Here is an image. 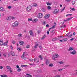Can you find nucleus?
Returning a JSON list of instances; mask_svg holds the SVG:
<instances>
[{
    "label": "nucleus",
    "mask_w": 77,
    "mask_h": 77,
    "mask_svg": "<svg viewBox=\"0 0 77 77\" xmlns=\"http://www.w3.org/2000/svg\"><path fill=\"white\" fill-rule=\"evenodd\" d=\"M32 6L36 7V6H38V5L34 3L32 5Z\"/></svg>",
    "instance_id": "23"
},
{
    "label": "nucleus",
    "mask_w": 77,
    "mask_h": 77,
    "mask_svg": "<svg viewBox=\"0 0 77 77\" xmlns=\"http://www.w3.org/2000/svg\"><path fill=\"white\" fill-rule=\"evenodd\" d=\"M28 21H32V18H29L28 19Z\"/></svg>",
    "instance_id": "41"
},
{
    "label": "nucleus",
    "mask_w": 77,
    "mask_h": 77,
    "mask_svg": "<svg viewBox=\"0 0 77 77\" xmlns=\"http://www.w3.org/2000/svg\"><path fill=\"white\" fill-rule=\"evenodd\" d=\"M29 33H30V35H32V36H33V32H32V30H30L29 31Z\"/></svg>",
    "instance_id": "19"
},
{
    "label": "nucleus",
    "mask_w": 77,
    "mask_h": 77,
    "mask_svg": "<svg viewBox=\"0 0 77 77\" xmlns=\"http://www.w3.org/2000/svg\"><path fill=\"white\" fill-rule=\"evenodd\" d=\"M43 16V14L41 13H39L38 14V18H42Z\"/></svg>",
    "instance_id": "2"
},
{
    "label": "nucleus",
    "mask_w": 77,
    "mask_h": 77,
    "mask_svg": "<svg viewBox=\"0 0 77 77\" xmlns=\"http://www.w3.org/2000/svg\"><path fill=\"white\" fill-rule=\"evenodd\" d=\"M72 36V35H68V37L69 38H70V37H71Z\"/></svg>",
    "instance_id": "54"
},
{
    "label": "nucleus",
    "mask_w": 77,
    "mask_h": 77,
    "mask_svg": "<svg viewBox=\"0 0 77 77\" xmlns=\"http://www.w3.org/2000/svg\"><path fill=\"white\" fill-rule=\"evenodd\" d=\"M26 75H27V76L25 75L23 77H32V76L30 74H26Z\"/></svg>",
    "instance_id": "9"
},
{
    "label": "nucleus",
    "mask_w": 77,
    "mask_h": 77,
    "mask_svg": "<svg viewBox=\"0 0 77 77\" xmlns=\"http://www.w3.org/2000/svg\"><path fill=\"white\" fill-rule=\"evenodd\" d=\"M67 38H64L63 39V42H65V41H67Z\"/></svg>",
    "instance_id": "25"
},
{
    "label": "nucleus",
    "mask_w": 77,
    "mask_h": 77,
    "mask_svg": "<svg viewBox=\"0 0 77 77\" xmlns=\"http://www.w3.org/2000/svg\"><path fill=\"white\" fill-rule=\"evenodd\" d=\"M37 72H42V70H40L38 72V71H37Z\"/></svg>",
    "instance_id": "56"
},
{
    "label": "nucleus",
    "mask_w": 77,
    "mask_h": 77,
    "mask_svg": "<svg viewBox=\"0 0 77 77\" xmlns=\"http://www.w3.org/2000/svg\"><path fill=\"white\" fill-rule=\"evenodd\" d=\"M0 69H3V66H0Z\"/></svg>",
    "instance_id": "53"
},
{
    "label": "nucleus",
    "mask_w": 77,
    "mask_h": 77,
    "mask_svg": "<svg viewBox=\"0 0 77 77\" xmlns=\"http://www.w3.org/2000/svg\"><path fill=\"white\" fill-rule=\"evenodd\" d=\"M47 24V22L45 21H44L43 22V24L44 25H45V24Z\"/></svg>",
    "instance_id": "45"
},
{
    "label": "nucleus",
    "mask_w": 77,
    "mask_h": 77,
    "mask_svg": "<svg viewBox=\"0 0 77 77\" xmlns=\"http://www.w3.org/2000/svg\"><path fill=\"white\" fill-rule=\"evenodd\" d=\"M12 27H16L14 23L12 24Z\"/></svg>",
    "instance_id": "32"
},
{
    "label": "nucleus",
    "mask_w": 77,
    "mask_h": 77,
    "mask_svg": "<svg viewBox=\"0 0 77 77\" xmlns=\"http://www.w3.org/2000/svg\"><path fill=\"white\" fill-rule=\"evenodd\" d=\"M39 47L40 48V50H42V46L40 45Z\"/></svg>",
    "instance_id": "40"
},
{
    "label": "nucleus",
    "mask_w": 77,
    "mask_h": 77,
    "mask_svg": "<svg viewBox=\"0 0 77 77\" xmlns=\"http://www.w3.org/2000/svg\"><path fill=\"white\" fill-rule=\"evenodd\" d=\"M50 15L49 14H46L44 17V18H45V19H47V18H48L50 17Z\"/></svg>",
    "instance_id": "3"
},
{
    "label": "nucleus",
    "mask_w": 77,
    "mask_h": 77,
    "mask_svg": "<svg viewBox=\"0 0 77 77\" xmlns=\"http://www.w3.org/2000/svg\"><path fill=\"white\" fill-rule=\"evenodd\" d=\"M42 12H45L46 11V10L44 8H42Z\"/></svg>",
    "instance_id": "34"
},
{
    "label": "nucleus",
    "mask_w": 77,
    "mask_h": 77,
    "mask_svg": "<svg viewBox=\"0 0 77 77\" xmlns=\"http://www.w3.org/2000/svg\"><path fill=\"white\" fill-rule=\"evenodd\" d=\"M14 23L15 24V26H16V27H17L18 26V24H19V23L17 22H15Z\"/></svg>",
    "instance_id": "11"
},
{
    "label": "nucleus",
    "mask_w": 77,
    "mask_h": 77,
    "mask_svg": "<svg viewBox=\"0 0 77 77\" xmlns=\"http://www.w3.org/2000/svg\"><path fill=\"white\" fill-rule=\"evenodd\" d=\"M58 71L59 72H61V71H62V70H63V69H58Z\"/></svg>",
    "instance_id": "29"
},
{
    "label": "nucleus",
    "mask_w": 77,
    "mask_h": 77,
    "mask_svg": "<svg viewBox=\"0 0 77 77\" xmlns=\"http://www.w3.org/2000/svg\"><path fill=\"white\" fill-rule=\"evenodd\" d=\"M25 52L23 53V54L22 55V56L21 57V58L22 59H24V60H26V58L24 56V54H25Z\"/></svg>",
    "instance_id": "6"
},
{
    "label": "nucleus",
    "mask_w": 77,
    "mask_h": 77,
    "mask_svg": "<svg viewBox=\"0 0 77 77\" xmlns=\"http://www.w3.org/2000/svg\"><path fill=\"white\" fill-rule=\"evenodd\" d=\"M75 1H72V5H74V4H75Z\"/></svg>",
    "instance_id": "39"
},
{
    "label": "nucleus",
    "mask_w": 77,
    "mask_h": 77,
    "mask_svg": "<svg viewBox=\"0 0 77 77\" xmlns=\"http://www.w3.org/2000/svg\"><path fill=\"white\" fill-rule=\"evenodd\" d=\"M38 45H39V44H36L35 45L34 47V48H36L38 46Z\"/></svg>",
    "instance_id": "38"
},
{
    "label": "nucleus",
    "mask_w": 77,
    "mask_h": 77,
    "mask_svg": "<svg viewBox=\"0 0 77 77\" xmlns=\"http://www.w3.org/2000/svg\"><path fill=\"white\" fill-rule=\"evenodd\" d=\"M3 42L2 40H0V45H3Z\"/></svg>",
    "instance_id": "13"
},
{
    "label": "nucleus",
    "mask_w": 77,
    "mask_h": 77,
    "mask_svg": "<svg viewBox=\"0 0 77 77\" xmlns=\"http://www.w3.org/2000/svg\"><path fill=\"white\" fill-rule=\"evenodd\" d=\"M65 9V7H64L63 9L61 10V12H63L64 11V9Z\"/></svg>",
    "instance_id": "44"
},
{
    "label": "nucleus",
    "mask_w": 77,
    "mask_h": 77,
    "mask_svg": "<svg viewBox=\"0 0 77 77\" xmlns=\"http://www.w3.org/2000/svg\"><path fill=\"white\" fill-rule=\"evenodd\" d=\"M1 77H5V75H1Z\"/></svg>",
    "instance_id": "63"
},
{
    "label": "nucleus",
    "mask_w": 77,
    "mask_h": 77,
    "mask_svg": "<svg viewBox=\"0 0 77 77\" xmlns=\"http://www.w3.org/2000/svg\"><path fill=\"white\" fill-rule=\"evenodd\" d=\"M17 71H18V72H20L21 71V69L18 68L17 69Z\"/></svg>",
    "instance_id": "24"
},
{
    "label": "nucleus",
    "mask_w": 77,
    "mask_h": 77,
    "mask_svg": "<svg viewBox=\"0 0 77 77\" xmlns=\"http://www.w3.org/2000/svg\"><path fill=\"white\" fill-rule=\"evenodd\" d=\"M26 66H27V65H21V67H26Z\"/></svg>",
    "instance_id": "22"
},
{
    "label": "nucleus",
    "mask_w": 77,
    "mask_h": 77,
    "mask_svg": "<svg viewBox=\"0 0 77 77\" xmlns=\"http://www.w3.org/2000/svg\"><path fill=\"white\" fill-rule=\"evenodd\" d=\"M30 47V46L29 45H28L26 46V48H29Z\"/></svg>",
    "instance_id": "58"
},
{
    "label": "nucleus",
    "mask_w": 77,
    "mask_h": 77,
    "mask_svg": "<svg viewBox=\"0 0 77 77\" xmlns=\"http://www.w3.org/2000/svg\"><path fill=\"white\" fill-rule=\"evenodd\" d=\"M72 18H73L72 17H71L69 18H67V20L68 21H69V20H71V19H72Z\"/></svg>",
    "instance_id": "28"
},
{
    "label": "nucleus",
    "mask_w": 77,
    "mask_h": 77,
    "mask_svg": "<svg viewBox=\"0 0 77 77\" xmlns=\"http://www.w3.org/2000/svg\"><path fill=\"white\" fill-rule=\"evenodd\" d=\"M70 9H71V10L73 11H75V9L74 8H72L71 7H70Z\"/></svg>",
    "instance_id": "31"
},
{
    "label": "nucleus",
    "mask_w": 77,
    "mask_h": 77,
    "mask_svg": "<svg viewBox=\"0 0 77 77\" xmlns=\"http://www.w3.org/2000/svg\"><path fill=\"white\" fill-rule=\"evenodd\" d=\"M69 34H70V32H69V33H68L66 35V36H68L69 35Z\"/></svg>",
    "instance_id": "52"
},
{
    "label": "nucleus",
    "mask_w": 77,
    "mask_h": 77,
    "mask_svg": "<svg viewBox=\"0 0 77 77\" xmlns=\"http://www.w3.org/2000/svg\"><path fill=\"white\" fill-rule=\"evenodd\" d=\"M70 54L73 55H74L75 54H76V51L75 50H74L70 53Z\"/></svg>",
    "instance_id": "8"
},
{
    "label": "nucleus",
    "mask_w": 77,
    "mask_h": 77,
    "mask_svg": "<svg viewBox=\"0 0 77 77\" xmlns=\"http://www.w3.org/2000/svg\"><path fill=\"white\" fill-rule=\"evenodd\" d=\"M16 67H17V68H19V66H18V65H17V66H16Z\"/></svg>",
    "instance_id": "62"
},
{
    "label": "nucleus",
    "mask_w": 77,
    "mask_h": 77,
    "mask_svg": "<svg viewBox=\"0 0 77 77\" xmlns=\"http://www.w3.org/2000/svg\"><path fill=\"white\" fill-rule=\"evenodd\" d=\"M11 55L12 56H15V53L14 52H13L11 54Z\"/></svg>",
    "instance_id": "42"
},
{
    "label": "nucleus",
    "mask_w": 77,
    "mask_h": 77,
    "mask_svg": "<svg viewBox=\"0 0 77 77\" xmlns=\"http://www.w3.org/2000/svg\"><path fill=\"white\" fill-rule=\"evenodd\" d=\"M71 0H66V1L67 2H69Z\"/></svg>",
    "instance_id": "50"
},
{
    "label": "nucleus",
    "mask_w": 77,
    "mask_h": 77,
    "mask_svg": "<svg viewBox=\"0 0 77 77\" xmlns=\"http://www.w3.org/2000/svg\"><path fill=\"white\" fill-rule=\"evenodd\" d=\"M12 8V6H9L8 7V9H11V8Z\"/></svg>",
    "instance_id": "51"
},
{
    "label": "nucleus",
    "mask_w": 77,
    "mask_h": 77,
    "mask_svg": "<svg viewBox=\"0 0 77 77\" xmlns=\"http://www.w3.org/2000/svg\"><path fill=\"white\" fill-rule=\"evenodd\" d=\"M20 45H23L24 44V42L23 41H20L19 42Z\"/></svg>",
    "instance_id": "17"
},
{
    "label": "nucleus",
    "mask_w": 77,
    "mask_h": 77,
    "mask_svg": "<svg viewBox=\"0 0 77 77\" xmlns=\"http://www.w3.org/2000/svg\"><path fill=\"white\" fill-rule=\"evenodd\" d=\"M7 69L8 70V71H9V70H11V67L9 66H7L6 67Z\"/></svg>",
    "instance_id": "14"
},
{
    "label": "nucleus",
    "mask_w": 77,
    "mask_h": 77,
    "mask_svg": "<svg viewBox=\"0 0 77 77\" xmlns=\"http://www.w3.org/2000/svg\"><path fill=\"white\" fill-rule=\"evenodd\" d=\"M49 63H50V62L48 61V60H46V65H48V64H49Z\"/></svg>",
    "instance_id": "18"
},
{
    "label": "nucleus",
    "mask_w": 77,
    "mask_h": 77,
    "mask_svg": "<svg viewBox=\"0 0 77 77\" xmlns=\"http://www.w3.org/2000/svg\"><path fill=\"white\" fill-rule=\"evenodd\" d=\"M38 19H35L32 20V23H35L38 22Z\"/></svg>",
    "instance_id": "7"
},
{
    "label": "nucleus",
    "mask_w": 77,
    "mask_h": 77,
    "mask_svg": "<svg viewBox=\"0 0 77 77\" xmlns=\"http://www.w3.org/2000/svg\"><path fill=\"white\" fill-rule=\"evenodd\" d=\"M66 26L65 25H64V26H61V27H65Z\"/></svg>",
    "instance_id": "57"
},
{
    "label": "nucleus",
    "mask_w": 77,
    "mask_h": 77,
    "mask_svg": "<svg viewBox=\"0 0 77 77\" xmlns=\"http://www.w3.org/2000/svg\"><path fill=\"white\" fill-rule=\"evenodd\" d=\"M47 8L48 10H50V9H51V8L50 6H48L47 7Z\"/></svg>",
    "instance_id": "33"
},
{
    "label": "nucleus",
    "mask_w": 77,
    "mask_h": 77,
    "mask_svg": "<svg viewBox=\"0 0 77 77\" xmlns=\"http://www.w3.org/2000/svg\"><path fill=\"white\" fill-rule=\"evenodd\" d=\"M10 48L12 50H13V47H12V45L10 46Z\"/></svg>",
    "instance_id": "47"
},
{
    "label": "nucleus",
    "mask_w": 77,
    "mask_h": 77,
    "mask_svg": "<svg viewBox=\"0 0 77 77\" xmlns=\"http://www.w3.org/2000/svg\"><path fill=\"white\" fill-rule=\"evenodd\" d=\"M3 9H4V8H3L2 7H0V11H5V10H4Z\"/></svg>",
    "instance_id": "15"
},
{
    "label": "nucleus",
    "mask_w": 77,
    "mask_h": 77,
    "mask_svg": "<svg viewBox=\"0 0 77 77\" xmlns=\"http://www.w3.org/2000/svg\"><path fill=\"white\" fill-rule=\"evenodd\" d=\"M55 39H56V40H59L60 38L59 37H57L55 38Z\"/></svg>",
    "instance_id": "27"
},
{
    "label": "nucleus",
    "mask_w": 77,
    "mask_h": 77,
    "mask_svg": "<svg viewBox=\"0 0 77 77\" xmlns=\"http://www.w3.org/2000/svg\"><path fill=\"white\" fill-rule=\"evenodd\" d=\"M18 36L20 38H21V37H23V34L21 33H20L18 35Z\"/></svg>",
    "instance_id": "20"
},
{
    "label": "nucleus",
    "mask_w": 77,
    "mask_h": 77,
    "mask_svg": "<svg viewBox=\"0 0 77 77\" xmlns=\"http://www.w3.org/2000/svg\"><path fill=\"white\" fill-rule=\"evenodd\" d=\"M8 41H6V42H5L4 43H3V45L4 46L7 45H8Z\"/></svg>",
    "instance_id": "12"
},
{
    "label": "nucleus",
    "mask_w": 77,
    "mask_h": 77,
    "mask_svg": "<svg viewBox=\"0 0 77 77\" xmlns=\"http://www.w3.org/2000/svg\"><path fill=\"white\" fill-rule=\"evenodd\" d=\"M56 26V25H54L53 26H52L51 27V28L49 29V31H50V29H51L53 28H54V27H55Z\"/></svg>",
    "instance_id": "26"
},
{
    "label": "nucleus",
    "mask_w": 77,
    "mask_h": 77,
    "mask_svg": "<svg viewBox=\"0 0 77 77\" xmlns=\"http://www.w3.org/2000/svg\"><path fill=\"white\" fill-rule=\"evenodd\" d=\"M40 33H41V30H38L37 32V33L38 34H40Z\"/></svg>",
    "instance_id": "35"
},
{
    "label": "nucleus",
    "mask_w": 77,
    "mask_h": 77,
    "mask_svg": "<svg viewBox=\"0 0 77 77\" xmlns=\"http://www.w3.org/2000/svg\"><path fill=\"white\" fill-rule=\"evenodd\" d=\"M9 72H10V73H11V74H12V70H10Z\"/></svg>",
    "instance_id": "48"
},
{
    "label": "nucleus",
    "mask_w": 77,
    "mask_h": 77,
    "mask_svg": "<svg viewBox=\"0 0 77 77\" xmlns=\"http://www.w3.org/2000/svg\"><path fill=\"white\" fill-rule=\"evenodd\" d=\"M46 4L48 6H50L51 4L48 2L46 3Z\"/></svg>",
    "instance_id": "30"
},
{
    "label": "nucleus",
    "mask_w": 77,
    "mask_h": 77,
    "mask_svg": "<svg viewBox=\"0 0 77 77\" xmlns=\"http://www.w3.org/2000/svg\"><path fill=\"white\" fill-rule=\"evenodd\" d=\"M54 77H60V76L59 75H58L55 76Z\"/></svg>",
    "instance_id": "64"
},
{
    "label": "nucleus",
    "mask_w": 77,
    "mask_h": 77,
    "mask_svg": "<svg viewBox=\"0 0 77 77\" xmlns=\"http://www.w3.org/2000/svg\"><path fill=\"white\" fill-rule=\"evenodd\" d=\"M11 18L12 20H14L15 19V17H12Z\"/></svg>",
    "instance_id": "60"
},
{
    "label": "nucleus",
    "mask_w": 77,
    "mask_h": 77,
    "mask_svg": "<svg viewBox=\"0 0 77 77\" xmlns=\"http://www.w3.org/2000/svg\"><path fill=\"white\" fill-rule=\"evenodd\" d=\"M32 9V6H29L26 8V11L28 12H30V11Z\"/></svg>",
    "instance_id": "1"
},
{
    "label": "nucleus",
    "mask_w": 77,
    "mask_h": 77,
    "mask_svg": "<svg viewBox=\"0 0 77 77\" xmlns=\"http://www.w3.org/2000/svg\"><path fill=\"white\" fill-rule=\"evenodd\" d=\"M9 18H10V17H8L7 18L6 20H10V19Z\"/></svg>",
    "instance_id": "46"
},
{
    "label": "nucleus",
    "mask_w": 77,
    "mask_h": 77,
    "mask_svg": "<svg viewBox=\"0 0 77 77\" xmlns=\"http://www.w3.org/2000/svg\"><path fill=\"white\" fill-rule=\"evenodd\" d=\"M59 57V55L57 54H55V57H52V58L54 60H56V59L55 58H57V57Z\"/></svg>",
    "instance_id": "5"
},
{
    "label": "nucleus",
    "mask_w": 77,
    "mask_h": 77,
    "mask_svg": "<svg viewBox=\"0 0 77 77\" xmlns=\"http://www.w3.org/2000/svg\"><path fill=\"white\" fill-rule=\"evenodd\" d=\"M45 38V35H44L43 37L42 38H41V39H44V38Z\"/></svg>",
    "instance_id": "43"
},
{
    "label": "nucleus",
    "mask_w": 77,
    "mask_h": 77,
    "mask_svg": "<svg viewBox=\"0 0 77 77\" xmlns=\"http://www.w3.org/2000/svg\"><path fill=\"white\" fill-rule=\"evenodd\" d=\"M52 41H56V38H54L52 39Z\"/></svg>",
    "instance_id": "49"
},
{
    "label": "nucleus",
    "mask_w": 77,
    "mask_h": 77,
    "mask_svg": "<svg viewBox=\"0 0 77 77\" xmlns=\"http://www.w3.org/2000/svg\"><path fill=\"white\" fill-rule=\"evenodd\" d=\"M59 9H56L54 10L53 11V14H57L58 12H59Z\"/></svg>",
    "instance_id": "4"
},
{
    "label": "nucleus",
    "mask_w": 77,
    "mask_h": 77,
    "mask_svg": "<svg viewBox=\"0 0 77 77\" xmlns=\"http://www.w3.org/2000/svg\"><path fill=\"white\" fill-rule=\"evenodd\" d=\"M74 48L72 47H70L69 48L68 50V51H72V50H74Z\"/></svg>",
    "instance_id": "10"
},
{
    "label": "nucleus",
    "mask_w": 77,
    "mask_h": 77,
    "mask_svg": "<svg viewBox=\"0 0 77 77\" xmlns=\"http://www.w3.org/2000/svg\"><path fill=\"white\" fill-rule=\"evenodd\" d=\"M12 43L13 44H14L15 43V42L14 41H13Z\"/></svg>",
    "instance_id": "59"
},
{
    "label": "nucleus",
    "mask_w": 77,
    "mask_h": 77,
    "mask_svg": "<svg viewBox=\"0 0 77 77\" xmlns=\"http://www.w3.org/2000/svg\"><path fill=\"white\" fill-rule=\"evenodd\" d=\"M17 50L19 52H20L21 51V48H17Z\"/></svg>",
    "instance_id": "16"
},
{
    "label": "nucleus",
    "mask_w": 77,
    "mask_h": 77,
    "mask_svg": "<svg viewBox=\"0 0 77 77\" xmlns=\"http://www.w3.org/2000/svg\"><path fill=\"white\" fill-rule=\"evenodd\" d=\"M59 63H60V64H63L64 63L63 61H60L59 62Z\"/></svg>",
    "instance_id": "37"
},
{
    "label": "nucleus",
    "mask_w": 77,
    "mask_h": 77,
    "mask_svg": "<svg viewBox=\"0 0 77 77\" xmlns=\"http://www.w3.org/2000/svg\"><path fill=\"white\" fill-rule=\"evenodd\" d=\"M3 56H4L5 57H6V54L4 53L3 54Z\"/></svg>",
    "instance_id": "55"
},
{
    "label": "nucleus",
    "mask_w": 77,
    "mask_h": 77,
    "mask_svg": "<svg viewBox=\"0 0 77 77\" xmlns=\"http://www.w3.org/2000/svg\"><path fill=\"white\" fill-rule=\"evenodd\" d=\"M69 65H66L65 66V67H68V66H69Z\"/></svg>",
    "instance_id": "61"
},
{
    "label": "nucleus",
    "mask_w": 77,
    "mask_h": 77,
    "mask_svg": "<svg viewBox=\"0 0 77 77\" xmlns=\"http://www.w3.org/2000/svg\"><path fill=\"white\" fill-rule=\"evenodd\" d=\"M53 66H54L53 64L52 63H50L49 65V66H51V67Z\"/></svg>",
    "instance_id": "36"
},
{
    "label": "nucleus",
    "mask_w": 77,
    "mask_h": 77,
    "mask_svg": "<svg viewBox=\"0 0 77 77\" xmlns=\"http://www.w3.org/2000/svg\"><path fill=\"white\" fill-rule=\"evenodd\" d=\"M38 57L40 58L41 60H42V59H43V57L41 55H39Z\"/></svg>",
    "instance_id": "21"
}]
</instances>
